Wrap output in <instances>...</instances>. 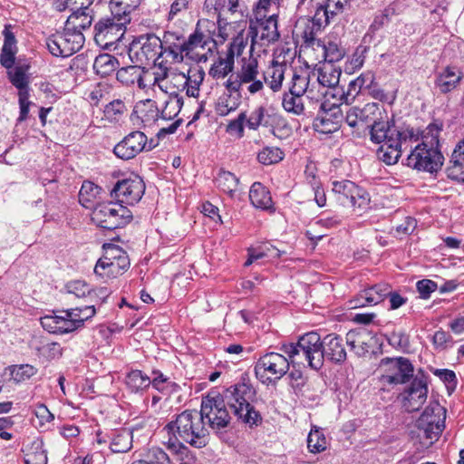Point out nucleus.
Wrapping results in <instances>:
<instances>
[{
    "mask_svg": "<svg viewBox=\"0 0 464 464\" xmlns=\"http://www.w3.org/2000/svg\"><path fill=\"white\" fill-rule=\"evenodd\" d=\"M169 439L164 442L167 449L177 457H188L189 450L183 443L201 449L208 443V430L205 428L202 416L197 411H184L165 427Z\"/></svg>",
    "mask_w": 464,
    "mask_h": 464,
    "instance_id": "f257e3e1",
    "label": "nucleus"
},
{
    "mask_svg": "<svg viewBox=\"0 0 464 464\" xmlns=\"http://www.w3.org/2000/svg\"><path fill=\"white\" fill-rule=\"evenodd\" d=\"M221 396L239 421L249 428L262 423V416L254 406L256 392L246 376L226 389Z\"/></svg>",
    "mask_w": 464,
    "mask_h": 464,
    "instance_id": "f03ea898",
    "label": "nucleus"
},
{
    "mask_svg": "<svg viewBox=\"0 0 464 464\" xmlns=\"http://www.w3.org/2000/svg\"><path fill=\"white\" fill-rule=\"evenodd\" d=\"M254 48L250 46L248 56L240 58L237 71L224 82L223 86L228 92H240L244 86L250 94H256L264 89L260 77L258 60L253 55Z\"/></svg>",
    "mask_w": 464,
    "mask_h": 464,
    "instance_id": "7ed1b4c3",
    "label": "nucleus"
},
{
    "mask_svg": "<svg viewBox=\"0 0 464 464\" xmlns=\"http://www.w3.org/2000/svg\"><path fill=\"white\" fill-rule=\"evenodd\" d=\"M323 346L319 334L310 332L301 336L296 343L283 344L280 351L290 358L292 364L303 363L299 361L303 357L310 368L320 370L324 365Z\"/></svg>",
    "mask_w": 464,
    "mask_h": 464,
    "instance_id": "20e7f679",
    "label": "nucleus"
},
{
    "mask_svg": "<svg viewBox=\"0 0 464 464\" xmlns=\"http://www.w3.org/2000/svg\"><path fill=\"white\" fill-rule=\"evenodd\" d=\"M446 410L439 402H431L426 407L416 421V429L411 433L419 440L421 448L430 447L445 428Z\"/></svg>",
    "mask_w": 464,
    "mask_h": 464,
    "instance_id": "39448f33",
    "label": "nucleus"
},
{
    "mask_svg": "<svg viewBox=\"0 0 464 464\" xmlns=\"http://www.w3.org/2000/svg\"><path fill=\"white\" fill-rule=\"evenodd\" d=\"M103 248L104 255L97 261L94 273L107 282L123 275L130 263L127 253L121 246L108 244Z\"/></svg>",
    "mask_w": 464,
    "mask_h": 464,
    "instance_id": "423d86ee",
    "label": "nucleus"
},
{
    "mask_svg": "<svg viewBox=\"0 0 464 464\" xmlns=\"http://www.w3.org/2000/svg\"><path fill=\"white\" fill-rule=\"evenodd\" d=\"M132 219L130 210L119 202L97 204L92 213V220L100 227L113 230L126 226Z\"/></svg>",
    "mask_w": 464,
    "mask_h": 464,
    "instance_id": "0eeeda50",
    "label": "nucleus"
},
{
    "mask_svg": "<svg viewBox=\"0 0 464 464\" xmlns=\"http://www.w3.org/2000/svg\"><path fill=\"white\" fill-rule=\"evenodd\" d=\"M292 362L285 354L270 352L260 356L255 364V373L262 383L269 384L279 381L289 371Z\"/></svg>",
    "mask_w": 464,
    "mask_h": 464,
    "instance_id": "6e6552de",
    "label": "nucleus"
},
{
    "mask_svg": "<svg viewBox=\"0 0 464 464\" xmlns=\"http://www.w3.org/2000/svg\"><path fill=\"white\" fill-rule=\"evenodd\" d=\"M84 36L79 31L64 26L63 32H57L46 40L49 52L54 56L69 57L78 52L83 45Z\"/></svg>",
    "mask_w": 464,
    "mask_h": 464,
    "instance_id": "1a4fd4ad",
    "label": "nucleus"
},
{
    "mask_svg": "<svg viewBox=\"0 0 464 464\" xmlns=\"http://www.w3.org/2000/svg\"><path fill=\"white\" fill-rule=\"evenodd\" d=\"M443 161L444 157L438 148L422 141L408 156L407 166L432 173L440 169Z\"/></svg>",
    "mask_w": 464,
    "mask_h": 464,
    "instance_id": "9d476101",
    "label": "nucleus"
},
{
    "mask_svg": "<svg viewBox=\"0 0 464 464\" xmlns=\"http://www.w3.org/2000/svg\"><path fill=\"white\" fill-rule=\"evenodd\" d=\"M227 403L222 396H207L202 400L200 415L202 420H208L212 430H219L226 428L230 422V415L227 410Z\"/></svg>",
    "mask_w": 464,
    "mask_h": 464,
    "instance_id": "9b49d317",
    "label": "nucleus"
},
{
    "mask_svg": "<svg viewBox=\"0 0 464 464\" xmlns=\"http://www.w3.org/2000/svg\"><path fill=\"white\" fill-rule=\"evenodd\" d=\"M261 13H256V20L250 19L248 27V36L251 38V46L260 44L266 45L278 40L279 33L277 29V19L276 14L269 15L263 19Z\"/></svg>",
    "mask_w": 464,
    "mask_h": 464,
    "instance_id": "f8f14e48",
    "label": "nucleus"
},
{
    "mask_svg": "<svg viewBox=\"0 0 464 464\" xmlns=\"http://www.w3.org/2000/svg\"><path fill=\"white\" fill-rule=\"evenodd\" d=\"M152 142V140L149 142L147 136L142 131L134 130L114 146L113 153L121 160H132L144 150H151L154 148Z\"/></svg>",
    "mask_w": 464,
    "mask_h": 464,
    "instance_id": "ddd939ff",
    "label": "nucleus"
},
{
    "mask_svg": "<svg viewBox=\"0 0 464 464\" xmlns=\"http://www.w3.org/2000/svg\"><path fill=\"white\" fill-rule=\"evenodd\" d=\"M381 367L385 371L382 380L389 384H402L413 376V366L410 360L404 357L383 358L381 361Z\"/></svg>",
    "mask_w": 464,
    "mask_h": 464,
    "instance_id": "4468645a",
    "label": "nucleus"
},
{
    "mask_svg": "<svg viewBox=\"0 0 464 464\" xmlns=\"http://www.w3.org/2000/svg\"><path fill=\"white\" fill-rule=\"evenodd\" d=\"M142 43L132 44L129 50L130 58L140 64H148L150 62L157 63L162 54V43L155 34H149L141 38Z\"/></svg>",
    "mask_w": 464,
    "mask_h": 464,
    "instance_id": "2eb2a0df",
    "label": "nucleus"
},
{
    "mask_svg": "<svg viewBox=\"0 0 464 464\" xmlns=\"http://www.w3.org/2000/svg\"><path fill=\"white\" fill-rule=\"evenodd\" d=\"M145 192V184L139 176L120 180L111 190V196L117 202L128 205L138 203Z\"/></svg>",
    "mask_w": 464,
    "mask_h": 464,
    "instance_id": "dca6fc26",
    "label": "nucleus"
},
{
    "mask_svg": "<svg viewBox=\"0 0 464 464\" xmlns=\"http://www.w3.org/2000/svg\"><path fill=\"white\" fill-rule=\"evenodd\" d=\"M126 24L112 15L103 17L94 26V39L99 44L111 45L123 36Z\"/></svg>",
    "mask_w": 464,
    "mask_h": 464,
    "instance_id": "f3484780",
    "label": "nucleus"
},
{
    "mask_svg": "<svg viewBox=\"0 0 464 464\" xmlns=\"http://www.w3.org/2000/svg\"><path fill=\"white\" fill-rule=\"evenodd\" d=\"M63 315L47 314L41 318L43 328L49 333L63 334L81 327V320L70 314V309L63 312Z\"/></svg>",
    "mask_w": 464,
    "mask_h": 464,
    "instance_id": "a211bd4d",
    "label": "nucleus"
},
{
    "mask_svg": "<svg viewBox=\"0 0 464 464\" xmlns=\"http://www.w3.org/2000/svg\"><path fill=\"white\" fill-rule=\"evenodd\" d=\"M313 75L310 72L300 70L294 72L288 85V92L304 95L312 101H319L326 92L321 89L315 90L314 82H311Z\"/></svg>",
    "mask_w": 464,
    "mask_h": 464,
    "instance_id": "6ab92c4d",
    "label": "nucleus"
},
{
    "mask_svg": "<svg viewBox=\"0 0 464 464\" xmlns=\"http://www.w3.org/2000/svg\"><path fill=\"white\" fill-rule=\"evenodd\" d=\"M390 294V285L380 283L367 287L349 301L350 308L356 309L365 306H372L382 302Z\"/></svg>",
    "mask_w": 464,
    "mask_h": 464,
    "instance_id": "aec40b11",
    "label": "nucleus"
},
{
    "mask_svg": "<svg viewBox=\"0 0 464 464\" xmlns=\"http://www.w3.org/2000/svg\"><path fill=\"white\" fill-rule=\"evenodd\" d=\"M382 111L378 103L370 102L363 108L352 107L346 111L345 121L350 127H356L360 122L374 123L380 120Z\"/></svg>",
    "mask_w": 464,
    "mask_h": 464,
    "instance_id": "412c9836",
    "label": "nucleus"
},
{
    "mask_svg": "<svg viewBox=\"0 0 464 464\" xmlns=\"http://www.w3.org/2000/svg\"><path fill=\"white\" fill-rule=\"evenodd\" d=\"M428 387L425 380L415 378L407 390V397L404 401V408L407 411H419L427 399Z\"/></svg>",
    "mask_w": 464,
    "mask_h": 464,
    "instance_id": "4be33fe9",
    "label": "nucleus"
},
{
    "mask_svg": "<svg viewBox=\"0 0 464 464\" xmlns=\"http://www.w3.org/2000/svg\"><path fill=\"white\" fill-rule=\"evenodd\" d=\"M396 137H391L389 144H382L377 150V155L380 160L387 165H393L398 162L401 156L402 146L407 142L406 134H394Z\"/></svg>",
    "mask_w": 464,
    "mask_h": 464,
    "instance_id": "5701e85b",
    "label": "nucleus"
},
{
    "mask_svg": "<svg viewBox=\"0 0 464 464\" xmlns=\"http://www.w3.org/2000/svg\"><path fill=\"white\" fill-rule=\"evenodd\" d=\"M324 359L341 364L346 360V351L341 336L335 334H330L323 339Z\"/></svg>",
    "mask_w": 464,
    "mask_h": 464,
    "instance_id": "b1692460",
    "label": "nucleus"
},
{
    "mask_svg": "<svg viewBox=\"0 0 464 464\" xmlns=\"http://www.w3.org/2000/svg\"><path fill=\"white\" fill-rule=\"evenodd\" d=\"M205 78V72L200 67L190 68L188 74L183 72L172 75L173 80H180L181 87L186 89L188 97L197 98L199 94V88Z\"/></svg>",
    "mask_w": 464,
    "mask_h": 464,
    "instance_id": "393cba45",
    "label": "nucleus"
},
{
    "mask_svg": "<svg viewBox=\"0 0 464 464\" xmlns=\"http://www.w3.org/2000/svg\"><path fill=\"white\" fill-rule=\"evenodd\" d=\"M463 79V72L456 66H446L438 72L435 79V86L439 91L446 94L455 90Z\"/></svg>",
    "mask_w": 464,
    "mask_h": 464,
    "instance_id": "a878e982",
    "label": "nucleus"
},
{
    "mask_svg": "<svg viewBox=\"0 0 464 464\" xmlns=\"http://www.w3.org/2000/svg\"><path fill=\"white\" fill-rule=\"evenodd\" d=\"M283 118L276 113H269L266 109L263 106L256 107L246 118V126L248 129L256 130L260 126L272 127L276 123H280ZM274 135H276L275 129L272 130Z\"/></svg>",
    "mask_w": 464,
    "mask_h": 464,
    "instance_id": "bb28decb",
    "label": "nucleus"
},
{
    "mask_svg": "<svg viewBox=\"0 0 464 464\" xmlns=\"http://www.w3.org/2000/svg\"><path fill=\"white\" fill-rule=\"evenodd\" d=\"M342 121V111L337 106H333L329 111H325L322 115L315 118L314 128L316 131L329 134L339 130Z\"/></svg>",
    "mask_w": 464,
    "mask_h": 464,
    "instance_id": "cd10ccee",
    "label": "nucleus"
},
{
    "mask_svg": "<svg viewBox=\"0 0 464 464\" xmlns=\"http://www.w3.org/2000/svg\"><path fill=\"white\" fill-rule=\"evenodd\" d=\"M446 174L450 179L464 183V139L455 146L446 169Z\"/></svg>",
    "mask_w": 464,
    "mask_h": 464,
    "instance_id": "c85d7f7f",
    "label": "nucleus"
},
{
    "mask_svg": "<svg viewBox=\"0 0 464 464\" xmlns=\"http://www.w3.org/2000/svg\"><path fill=\"white\" fill-rule=\"evenodd\" d=\"M235 61L229 58L224 52H218V57L213 61L208 75L215 81H226L234 73Z\"/></svg>",
    "mask_w": 464,
    "mask_h": 464,
    "instance_id": "c756f323",
    "label": "nucleus"
},
{
    "mask_svg": "<svg viewBox=\"0 0 464 464\" xmlns=\"http://www.w3.org/2000/svg\"><path fill=\"white\" fill-rule=\"evenodd\" d=\"M316 51H321L324 60L330 64L341 61L345 55V49L340 40L331 36L323 39Z\"/></svg>",
    "mask_w": 464,
    "mask_h": 464,
    "instance_id": "7c9ffc66",
    "label": "nucleus"
},
{
    "mask_svg": "<svg viewBox=\"0 0 464 464\" xmlns=\"http://www.w3.org/2000/svg\"><path fill=\"white\" fill-rule=\"evenodd\" d=\"M287 70H291L285 63L272 62L266 72L262 75L261 79L265 82L273 92H278L282 88L285 74Z\"/></svg>",
    "mask_w": 464,
    "mask_h": 464,
    "instance_id": "2f4dec72",
    "label": "nucleus"
},
{
    "mask_svg": "<svg viewBox=\"0 0 464 464\" xmlns=\"http://www.w3.org/2000/svg\"><path fill=\"white\" fill-rule=\"evenodd\" d=\"M392 134H405L399 130L394 125H391L389 121H377L371 124L370 135L371 140L378 144H389ZM392 137H396L392 135Z\"/></svg>",
    "mask_w": 464,
    "mask_h": 464,
    "instance_id": "473e14b6",
    "label": "nucleus"
},
{
    "mask_svg": "<svg viewBox=\"0 0 464 464\" xmlns=\"http://www.w3.org/2000/svg\"><path fill=\"white\" fill-rule=\"evenodd\" d=\"M140 5V0H111L109 7L111 15L129 24L130 22V14Z\"/></svg>",
    "mask_w": 464,
    "mask_h": 464,
    "instance_id": "72a5a7b5",
    "label": "nucleus"
},
{
    "mask_svg": "<svg viewBox=\"0 0 464 464\" xmlns=\"http://www.w3.org/2000/svg\"><path fill=\"white\" fill-rule=\"evenodd\" d=\"M312 75L313 78H316V82H314V86L335 88L339 83L341 70L333 64L327 63L318 70L317 74L313 72Z\"/></svg>",
    "mask_w": 464,
    "mask_h": 464,
    "instance_id": "f704fd0d",
    "label": "nucleus"
},
{
    "mask_svg": "<svg viewBox=\"0 0 464 464\" xmlns=\"http://www.w3.org/2000/svg\"><path fill=\"white\" fill-rule=\"evenodd\" d=\"M160 41L162 50L169 52L175 61L181 62L183 60L184 37L181 34L170 31L165 32Z\"/></svg>",
    "mask_w": 464,
    "mask_h": 464,
    "instance_id": "c9c22d12",
    "label": "nucleus"
},
{
    "mask_svg": "<svg viewBox=\"0 0 464 464\" xmlns=\"http://www.w3.org/2000/svg\"><path fill=\"white\" fill-rule=\"evenodd\" d=\"M143 74H145V72L140 66L130 65L118 70L116 78L124 85L129 86L137 82L140 89H145L147 85L144 83Z\"/></svg>",
    "mask_w": 464,
    "mask_h": 464,
    "instance_id": "e433bc0d",
    "label": "nucleus"
},
{
    "mask_svg": "<svg viewBox=\"0 0 464 464\" xmlns=\"http://www.w3.org/2000/svg\"><path fill=\"white\" fill-rule=\"evenodd\" d=\"M249 199L252 205L261 209H271L273 200L269 190L260 182H255L249 190Z\"/></svg>",
    "mask_w": 464,
    "mask_h": 464,
    "instance_id": "4c0bfd02",
    "label": "nucleus"
},
{
    "mask_svg": "<svg viewBox=\"0 0 464 464\" xmlns=\"http://www.w3.org/2000/svg\"><path fill=\"white\" fill-rule=\"evenodd\" d=\"M368 338L370 334L366 330H351L346 334V343L358 355H362L369 352Z\"/></svg>",
    "mask_w": 464,
    "mask_h": 464,
    "instance_id": "58836bf2",
    "label": "nucleus"
},
{
    "mask_svg": "<svg viewBox=\"0 0 464 464\" xmlns=\"http://www.w3.org/2000/svg\"><path fill=\"white\" fill-rule=\"evenodd\" d=\"M109 448L113 453L127 452L131 448L132 436L128 430H113L109 436Z\"/></svg>",
    "mask_w": 464,
    "mask_h": 464,
    "instance_id": "ea45409f",
    "label": "nucleus"
},
{
    "mask_svg": "<svg viewBox=\"0 0 464 464\" xmlns=\"http://www.w3.org/2000/svg\"><path fill=\"white\" fill-rule=\"evenodd\" d=\"M92 9H82L72 11L71 15L66 20V26H69L73 31L80 33L86 28H89L92 22Z\"/></svg>",
    "mask_w": 464,
    "mask_h": 464,
    "instance_id": "a19ab883",
    "label": "nucleus"
},
{
    "mask_svg": "<svg viewBox=\"0 0 464 464\" xmlns=\"http://www.w3.org/2000/svg\"><path fill=\"white\" fill-rule=\"evenodd\" d=\"M240 92H228L222 94L215 106V111L219 116H227L236 111L239 106Z\"/></svg>",
    "mask_w": 464,
    "mask_h": 464,
    "instance_id": "79ce46f5",
    "label": "nucleus"
},
{
    "mask_svg": "<svg viewBox=\"0 0 464 464\" xmlns=\"http://www.w3.org/2000/svg\"><path fill=\"white\" fill-rule=\"evenodd\" d=\"M183 106V97L179 93L170 92L160 110V119L170 121L175 119Z\"/></svg>",
    "mask_w": 464,
    "mask_h": 464,
    "instance_id": "37998d69",
    "label": "nucleus"
},
{
    "mask_svg": "<svg viewBox=\"0 0 464 464\" xmlns=\"http://www.w3.org/2000/svg\"><path fill=\"white\" fill-rule=\"evenodd\" d=\"M332 190L336 195L337 201L343 207H347L349 198L358 191V185L347 179L336 180L333 182Z\"/></svg>",
    "mask_w": 464,
    "mask_h": 464,
    "instance_id": "c03bdc74",
    "label": "nucleus"
},
{
    "mask_svg": "<svg viewBox=\"0 0 464 464\" xmlns=\"http://www.w3.org/2000/svg\"><path fill=\"white\" fill-rule=\"evenodd\" d=\"M118 66V59L109 53H102L98 55L93 63V70L102 77H106L111 74Z\"/></svg>",
    "mask_w": 464,
    "mask_h": 464,
    "instance_id": "a18cd8bd",
    "label": "nucleus"
},
{
    "mask_svg": "<svg viewBox=\"0 0 464 464\" xmlns=\"http://www.w3.org/2000/svg\"><path fill=\"white\" fill-rule=\"evenodd\" d=\"M124 99H115L110 102L103 110L104 117L110 122L120 121L127 113L128 108Z\"/></svg>",
    "mask_w": 464,
    "mask_h": 464,
    "instance_id": "49530a36",
    "label": "nucleus"
},
{
    "mask_svg": "<svg viewBox=\"0 0 464 464\" xmlns=\"http://www.w3.org/2000/svg\"><path fill=\"white\" fill-rule=\"evenodd\" d=\"M301 94L286 92L283 94L282 106L284 110L296 116L304 114V104Z\"/></svg>",
    "mask_w": 464,
    "mask_h": 464,
    "instance_id": "de8ad7c7",
    "label": "nucleus"
},
{
    "mask_svg": "<svg viewBox=\"0 0 464 464\" xmlns=\"http://www.w3.org/2000/svg\"><path fill=\"white\" fill-rule=\"evenodd\" d=\"M24 464H47V454L42 440H34L24 453Z\"/></svg>",
    "mask_w": 464,
    "mask_h": 464,
    "instance_id": "09e8293b",
    "label": "nucleus"
},
{
    "mask_svg": "<svg viewBox=\"0 0 464 464\" xmlns=\"http://www.w3.org/2000/svg\"><path fill=\"white\" fill-rule=\"evenodd\" d=\"M217 187L233 197L237 189L239 179L230 171L220 170L216 178Z\"/></svg>",
    "mask_w": 464,
    "mask_h": 464,
    "instance_id": "8fccbe9b",
    "label": "nucleus"
},
{
    "mask_svg": "<svg viewBox=\"0 0 464 464\" xmlns=\"http://www.w3.org/2000/svg\"><path fill=\"white\" fill-rule=\"evenodd\" d=\"M27 70L28 66L25 65H18L8 69V78L12 84L18 89V93H21L23 91L28 92L29 80L26 75Z\"/></svg>",
    "mask_w": 464,
    "mask_h": 464,
    "instance_id": "3c124183",
    "label": "nucleus"
},
{
    "mask_svg": "<svg viewBox=\"0 0 464 464\" xmlns=\"http://www.w3.org/2000/svg\"><path fill=\"white\" fill-rule=\"evenodd\" d=\"M150 382V378L140 370H133L126 376V384L133 392L148 388Z\"/></svg>",
    "mask_w": 464,
    "mask_h": 464,
    "instance_id": "603ef678",
    "label": "nucleus"
},
{
    "mask_svg": "<svg viewBox=\"0 0 464 464\" xmlns=\"http://www.w3.org/2000/svg\"><path fill=\"white\" fill-rule=\"evenodd\" d=\"M140 118L144 124H151L160 119V111L159 110L156 102L152 100H146L139 108Z\"/></svg>",
    "mask_w": 464,
    "mask_h": 464,
    "instance_id": "864d4df0",
    "label": "nucleus"
},
{
    "mask_svg": "<svg viewBox=\"0 0 464 464\" xmlns=\"http://www.w3.org/2000/svg\"><path fill=\"white\" fill-rule=\"evenodd\" d=\"M132 464H171L169 455L160 448L153 447L148 450L144 459Z\"/></svg>",
    "mask_w": 464,
    "mask_h": 464,
    "instance_id": "5fc2aeb1",
    "label": "nucleus"
},
{
    "mask_svg": "<svg viewBox=\"0 0 464 464\" xmlns=\"http://www.w3.org/2000/svg\"><path fill=\"white\" fill-rule=\"evenodd\" d=\"M370 202L369 193L358 186V191L349 198L347 207L353 208L354 211L362 212L370 208Z\"/></svg>",
    "mask_w": 464,
    "mask_h": 464,
    "instance_id": "6e6d98bb",
    "label": "nucleus"
},
{
    "mask_svg": "<svg viewBox=\"0 0 464 464\" xmlns=\"http://www.w3.org/2000/svg\"><path fill=\"white\" fill-rule=\"evenodd\" d=\"M307 448L312 453H320L326 450L327 440L323 431L318 429L311 430L307 436Z\"/></svg>",
    "mask_w": 464,
    "mask_h": 464,
    "instance_id": "4d7b16f0",
    "label": "nucleus"
},
{
    "mask_svg": "<svg viewBox=\"0 0 464 464\" xmlns=\"http://www.w3.org/2000/svg\"><path fill=\"white\" fill-rule=\"evenodd\" d=\"M248 35L244 36L242 33L238 34L227 44L224 52L229 58L235 61V57H240L248 44Z\"/></svg>",
    "mask_w": 464,
    "mask_h": 464,
    "instance_id": "13d9d810",
    "label": "nucleus"
},
{
    "mask_svg": "<svg viewBox=\"0 0 464 464\" xmlns=\"http://www.w3.org/2000/svg\"><path fill=\"white\" fill-rule=\"evenodd\" d=\"M102 188L92 181H84L79 192V200L82 206L89 208L87 204L92 203L101 193Z\"/></svg>",
    "mask_w": 464,
    "mask_h": 464,
    "instance_id": "bf43d9fd",
    "label": "nucleus"
},
{
    "mask_svg": "<svg viewBox=\"0 0 464 464\" xmlns=\"http://www.w3.org/2000/svg\"><path fill=\"white\" fill-rule=\"evenodd\" d=\"M11 379L22 382L35 375L37 369L31 364L12 365L9 367Z\"/></svg>",
    "mask_w": 464,
    "mask_h": 464,
    "instance_id": "052dcab7",
    "label": "nucleus"
},
{
    "mask_svg": "<svg viewBox=\"0 0 464 464\" xmlns=\"http://www.w3.org/2000/svg\"><path fill=\"white\" fill-rule=\"evenodd\" d=\"M284 152L277 147H266L258 154L257 160L263 165L276 164L284 159Z\"/></svg>",
    "mask_w": 464,
    "mask_h": 464,
    "instance_id": "680f3d73",
    "label": "nucleus"
},
{
    "mask_svg": "<svg viewBox=\"0 0 464 464\" xmlns=\"http://www.w3.org/2000/svg\"><path fill=\"white\" fill-rule=\"evenodd\" d=\"M66 290L69 295L77 298H87L92 295V289L84 281L76 280L69 282L66 285Z\"/></svg>",
    "mask_w": 464,
    "mask_h": 464,
    "instance_id": "e2e57ef3",
    "label": "nucleus"
},
{
    "mask_svg": "<svg viewBox=\"0 0 464 464\" xmlns=\"http://www.w3.org/2000/svg\"><path fill=\"white\" fill-rule=\"evenodd\" d=\"M275 248L269 246H261L258 247H250L247 250V259L245 262L244 266H248L255 262H257L260 259L269 256L270 253L274 251Z\"/></svg>",
    "mask_w": 464,
    "mask_h": 464,
    "instance_id": "0e129e2a",
    "label": "nucleus"
},
{
    "mask_svg": "<svg viewBox=\"0 0 464 464\" xmlns=\"http://www.w3.org/2000/svg\"><path fill=\"white\" fill-rule=\"evenodd\" d=\"M352 0H330L326 9L323 13V23L329 24L330 17L343 12L344 7L349 5Z\"/></svg>",
    "mask_w": 464,
    "mask_h": 464,
    "instance_id": "69168bd1",
    "label": "nucleus"
},
{
    "mask_svg": "<svg viewBox=\"0 0 464 464\" xmlns=\"http://www.w3.org/2000/svg\"><path fill=\"white\" fill-rule=\"evenodd\" d=\"M362 88L354 81H351L346 91H342L340 94L341 103L351 104L361 92Z\"/></svg>",
    "mask_w": 464,
    "mask_h": 464,
    "instance_id": "338daca9",
    "label": "nucleus"
},
{
    "mask_svg": "<svg viewBox=\"0 0 464 464\" xmlns=\"http://www.w3.org/2000/svg\"><path fill=\"white\" fill-rule=\"evenodd\" d=\"M205 44V35L203 34V33L196 30L192 34L189 35L188 40L184 39L183 51L188 54L194 48L198 46L203 47Z\"/></svg>",
    "mask_w": 464,
    "mask_h": 464,
    "instance_id": "774afa93",
    "label": "nucleus"
}]
</instances>
